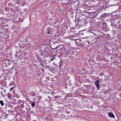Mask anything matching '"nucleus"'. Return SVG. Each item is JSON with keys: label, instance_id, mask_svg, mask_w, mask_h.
<instances>
[{"label": "nucleus", "instance_id": "f257e3e1", "mask_svg": "<svg viewBox=\"0 0 121 121\" xmlns=\"http://www.w3.org/2000/svg\"><path fill=\"white\" fill-rule=\"evenodd\" d=\"M48 48L47 47H45L44 46H43L41 47L40 48V50L42 52H39V54L41 55L42 53L43 54V52H44V54H46L47 53V50Z\"/></svg>", "mask_w": 121, "mask_h": 121}, {"label": "nucleus", "instance_id": "f03ea898", "mask_svg": "<svg viewBox=\"0 0 121 121\" xmlns=\"http://www.w3.org/2000/svg\"><path fill=\"white\" fill-rule=\"evenodd\" d=\"M35 55H36L38 60L39 63L41 65H43V64L42 63V60L39 57V56L36 53H35Z\"/></svg>", "mask_w": 121, "mask_h": 121}, {"label": "nucleus", "instance_id": "7ed1b4c3", "mask_svg": "<svg viewBox=\"0 0 121 121\" xmlns=\"http://www.w3.org/2000/svg\"><path fill=\"white\" fill-rule=\"evenodd\" d=\"M100 83L99 81L98 80H97L95 82V84L96 86L97 89L98 90L99 89V83Z\"/></svg>", "mask_w": 121, "mask_h": 121}, {"label": "nucleus", "instance_id": "20e7f679", "mask_svg": "<svg viewBox=\"0 0 121 121\" xmlns=\"http://www.w3.org/2000/svg\"><path fill=\"white\" fill-rule=\"evenodd\" d=\"M46 60H42V61H41V62H42V63L43 64V65H40L41 66L43 67H46V66L45 65H46L47 64V63L46 62Z\"/></svg>", "mask_w": 121, "mask_h": 121}, {"label": "nucleus", "instance_id": "39448f33", "mask_svg": "<svg viewBox=\"0 0 121 121\" xmlns=\"http://www.w3.org/2000/svg\"><path fill=\"white\" fill-rule=\"evenodd\" d=\"M108 116L110 117H113V118H115V116L111 112H109L108 113Z\"/></svg>", "mask_w": 121, "mask_h": 121}, {"label": "nucleus", "instance_id": "423d86ee", "mask_svg": "<svg viewBox=\"0 0 121 121\" xmlns=\"http://www.w3.org/2000/svg\"><path fill=\"white\" fill-rule=\"evenodd\" d=\"M56 56V54L55 55L53 54L51 56V58L50 60V61H52L54 59H56L54 57V56Z\"/></svg>", "mask_w": 121, "mask_h": 121}, {"label": "nucleus", "instance_id": "0eeeda50", "mask_svg": "<svg viewBox=\"0 0 121 121\" xmlns=\"http://www.w3.org/2000/svg\"><path fill=\"white\" fill-rule=\"evenodd\" d=\"M51 30V28L50 27H48L47 28V30L46 32V34H50V32Z\"/></svg>", "mask_w": 121, "mask_h": 121}, {"label": "nucleus", "instance_id": "6e6552de", "mask_svg": "<svg viewBox=\"0 0 121 121\" xmlns=\"http://www.w3.org/2000/svg\"><path fill=\"white\" fill-rule=\"evenodd\" d=\"M33 65L35 66V67L37 70H39V68L37 64L33 63Z\"/></svg>", "mask_w": 121, "mask_h": 121}, {"label": "nucleus", "instance_id": "1a4fd4ad", "mask_svg": "<svg viewBox=\"0 0 121 121\" xmlns=\"http://www.w3.org/2000/svg\"><path fill=\"white\" fill-rule=\"evenodd\" d=\"M102 27L104 29H105L106 28V22L103 24Z\"/></svg>", "mask_w": 121, "mask_h": 121}, {"label": "nucleus", "instance_id": "9d476101", "mask_svg": "<svg viewBox=\"0 0 121 121\" xmlns=\"http://www.w3.org/2000/svg\"><path fill=\"white\" fill-rule=\"evenodd\" d=\"M107 13H104L100 16V17L102 18H105Z\"/></svg>", "mask_w": 121, "mask_h": 121}, {"label": "nucleus", "instance_id": "9b49d317", "mask_svg": "<svg viewBox=\"0 0 121 121\" xmlns=\"http://www.w3.org/2000/svg\"><path fill=\"white\" fill-rule=\"evenodd\" d=\"M118 85L120 86H119V87L121 88V81H119L118 82V84H117V85L118 86Z\"/></svg>", "mask_w": 121, "mask_h": 121}, {"label": "nucleus", "instance_id": "f8f14e48", "mask_svg": "<svg viewBox=\"0 0 121 121\" xmlns=\"http://www.w3.org/2000/svg\"><path fill=\"white\" fill-rule=\"evenodd\" d=\"M61 97V96L59 95H57L56 96H55L54 98L55 99H56L57 98H59Z\"/></svg>", "mask_w": 121, "mask_h": 121}, {"label": "nucleus", "instance_id": "ddd939ff", "mask_svg": "<svg viewBox=\"0 0 121 121\" xmlns=\"http://www.w3.org/2000/svg\"><path fill=\"white\" fill-rule=\"evenodd\" d=\"M32 94H31L32 96H34L35 95V93L34 92H33L31 93Z\"/></svg>", "mask_w": 121, "mask_h": 121}, {"label": "nucleus", "instance_id": "4468645a", "mask_svg": "<svg viewBox=\"0 0 121 121\" xmlns=\"http://www.w3.org/2000/svg\"><path fill=\"white\" fill-rule=\"evenodd\" d=\"M0 103L1 105L2 106H3L4 105V104L3 103V101L2 100H1L0 101Z\"/></svg>", "mask_w": 121, "mask_h": 121}, {"label": "nucleus", "instance_id": "2eb2a0df", "mask_svg": "<svg viewBox=\"0 0 121 121\" xmlns=\"http://www.w3.org/2000/svg\"><path fill=\"white\" fill-rule=\"evenodd\" d=\"M79 19H78L77 20H75V22L76 23H78V22L79 21Z\"/></svg>", "mask_w": 121, "mask_h": 121}, {"label": "nucleus", "instance_id": "dca6fc26", "mask_svg": "<svg viewBox=\"0 0 121 121\" xmlns=\"http://www.w3.org/2000/svg\"><path fill=\"white\" fill-rule=\"evenodd\" d=\"M35 104L34 103H32L31 104V106L32 107H34L35 106Z\"/></svg>", "mask_w": 121, "mask_h": 121}, {"label": "nucleus", "instance_id": "f3484780", "mask_svg": "<svg viewBox=\"0 0 121 121\" xmlns=\"http://www.w3.org/2000/svg\"><path fill=\"white\" fill-rule=\"evenodd\" d=\"M99 56H97L96 57V60H100V58L99 59H98V58H99Z\"/></svg>", "mask_w": 121, "mask_h": 121}, {"label": "nucleus", "instance_id": "a211bd4d", "mask_svg": "<svg viewBox=\"0 0 121 121\" xmlns=\"http://www.w3.org/2000/svg\"><path fill=\"white\" fill-rule=\"evenodd\" d=\"M14 88V87H12L10 89V91H12L13 90V89Z\"/></svg>", "mask_w": 121, "mask_h": 121}, {"label": "nucleus", "instance_id": "6ab92c4d", "mask_svg": "<svg viewBox=\"0 0 121 121\" xmlns=\"http://www.w3.org/2000/svg\"><path fill=\"white\" fill-rule=\"evenodd\" d=\"M38 72H39V74L38 75V76L40 75L41 74V73L39 71Z\"/></svg>", "mask_w": 121, "mask_h": 121}, {"label": "nucleus", "instance_id": "aec40b11", "mask_svg": "<svg viewBox=\"0 0 121 121\" xmlns=\"http://www.w3.org/2000/svg\"><path fill=\"white\" fill-rule=\"evenodd\" d=\"M34 61L35 62H37V61L36 60H34Z\"/></svg>", "mask_w": 121, "mask_h": 121}, {"label": "nucleus", "instance_id": "412c9836", "mask_svg": "<svg viewBox=\"0 0 121 121\" xmlns=\"http://www.w3.org/2000/svg\"><path fill=\"white\" fill-rule=\"evenodd\" d=\"M27 57H25L24 58V59H25L26 60L27 59Z\"/></svg>", "mask_w": 121, "mask_h": 121}, {"label": "nucleus", "instance_id": "4be33fe9", "mask_svg": "<svg viewBox=\"0 0 121 121\" xmlns=\"http://www.w3.org/2000/svg\"><path fill=\"white\" fill-rule=\"evenodd\" d=\"M3 91L5 92H6V90H3Z\"/></svg>", "mask_w": 121, "mask_h": 121}, {"label": "nucleus", "instance_id": "5701e85b", "mask_svg": "<svg viewBox=\"0 0 121 121\" xmlns=\"http://www.w3.org/2000/svg\"><path fill=\"white\" fill-rule=\"evenodd\" d=\"M119 96L121 97V93L119 95Z\"/></svg>", "mask_w": 121, "mask_h": 121}, {"label": "nucleus", "instance_id": "b1692460", "mask_svg": "<svg viewBox=\"0 0 121 121\" xmlns=\"http://www.w3.org/2000/svg\"><path fill=\"white\" fill-rule=\"evenodd\" d=\"M71 39H72V40H74V39H72V38H71Z\"/></svg>", "mask_w": 121, "mask_h": 121}, {"label": "nucleus", "instance_id": "393cba45", "mask_svg": "<svg viewBox=\"0 0 121 121\" xmlns=\"http://www.w3.org/2000/svg\"><path fill=\"white\" fill-rule=\"evenodd\" d=\"M23 96H24L25 97H26V96H25V95H23Z\"/></svg>", "mask_w": 121, "mask_h": 121}, {"label": "nucleus", "instance_id": "a878e982", "mask_svg": "<svg viewBox=\"0 0 121 121\" xmlns=\"http://www.w3.org/2000/svg\"><path fill=\"white\" fill-rule=\"evenodd\" d=\"M67 26H66V28H67Z\"/></svg>", "mask_w": 121, "mask_h": 121}]
</instances>
